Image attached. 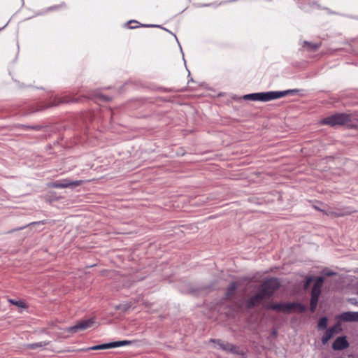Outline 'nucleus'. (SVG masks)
Here are the masks:
<instances>
[{"label":"nucleus","instance_id":"f257e3e1","mask_svg":"<svg viewBox=\"0 0 358 358\" xmlns=\"http://www.w3.org/2000/svg\"><path fill=\"white\" fill-rule=\"evenodd\" d=\"M294 90H286L282 92H268L249 94L244 96V99L251 101H268L283 97L289 94L293 93Z\"/></svg>","mask_w":358,"mask_h":358},{"label":"nucleus","instance_id":"7ed1b4c3","mask_svg":"<svg viewBox=\"0 0 358 358\" xmlns=\"http://www.w3.org/2000/svg\"><path fill=\"white\" fill-rule=\"evenodd\" d=\"M266 308H271L285 313H291L294 310H296L297 312H303L304 310V308L301 304L296 303H270L267 305Z\"/></svg>","mask_w":358,"mask_h":358},{"label":"nucleus","instance_id":"6e6552de","mask_svg":"<svg viewBox=\"0 0 358 358\" xmlns=\"http://www.w3.org/2000/svg\"><path fill=\"white\" fill-rule=\"evenodd\" d=\"M82 184L81 180L70 181L65 180L63 181H55L48 184V187L52 188H66L70 187L78 186Z\"/></svg>","mask_w":358,"mask_h":358},{"label":"nucleus","instance_id":"412c9836","mask_svg":"<svg viewBox=\"0 0 358 358\" xmlns=\"http://www.w3.org/2000/svg\"><path fill=\"white\" fill-rule=\"evenodd\" d=\"M318 47L319 46L317 45H312L310 48L312 50H317Z\"/></svg>","mask_w":358,"mask_h":358},{"label":"nucleus","instance_id":"aec40b11","mask_svg":"<svg viewBox=\"0 0 358 358\" xmlns=\"http://www.w3.org/2000/svg\"><path fill=\"white\" fill-rule=\"evenodd\" d=\"M311 280H311V278H308V279H307V280H306V285H305V287H307L309 285V284L310 283Z\"/></svg>","mask_w":358,"mask_h":358},{"label":"nucleus","instance_id":"a878e982","mask_svg":"<svg viewBox=\"0 0 358 358\" xmlns=\"http://www.w3.org/2000/svg\"><path fill=\"white\" fill-rule=\"evenodd\" d=\"M116 308H117V309H120V306H117V307H116Z\"/></svg>","mask_w":358,"mask_h":358},{"label":"nucleus","instance_id":"9d476101","mask_svg":"<svg viewBox=\"0 0 358 358\" xmlns=\"http://www.w3.org/2000/svg\"><path fill=\"white\" fill-rule=\"evenodd\" d=\"M343 322H358V312H344L339 316Z\"/></svg>","mask_w":358,"mask_h":358},{"label":"nucleus","instance_id":"f8f14e48","mask_svg":"<svg viewBox=\"0 0 358 358\" xmlns=\"http://www.w3.org/2000/svg\"><path fill=\"white\" fill-rule=\"evenodd\" d=\"M50 344V341H41L31 344H26L24 345L25 349L36 350L38 348H44Z\"/></svg>","mask_w":358,"mask_h":358},{"label":"nucleus","instance_id":"4be33fe9","mask_svg":"<svg viewBox=\"0 0 358 358\" xmlns=\"http://www.w3.org/2000/svg\"><path fill=\"white\" fill-rule=\"evenodd\" d=\"M101 99H103V100H108L109 99V98H108V97H106L105 96H101Z\"/></svg>","mask_w":358,"mask_h":358},{"label":"nucleus","instance_id":"0eeeda50","mask_svg":"<svg viewBox=\"0 0 358 358\" xmlns=\"http://www.w3.org/2000/svg\"><path fill=\"white\" fill-rule=\"evenodd\" d=\"M267 298L264 294L259 289L258 292L249 299L246 302V306L248 308H252L253 307L259 306L264 299Z\"/></svg>","mask_w":358,"mask_h":358},{"label":"nucleus","instance_id":"9b49d317","mask_svg":"<svg viewBox=\"0 0 358 358\" xmlns=\"http://www.w3.org/2000/svg\"><path fill=\"white\" fill-rule=\"evenodd\" d=\"M349 344L345 337H338L333 343L332 348L334 350H343L348 347Z\"/></svg>","mask_w":358,"mask_h":358},{"label":"nucleus","instance_id":"20e7f679","mask_svg":"<svg viewBox=\"0 0 358 358\" xmlns=\"http://www.w3.org/2000/svg\"><path fill=\"white\" fill-rule=\"evenodd\" d=\"M279 287V282L275 278H271L264 281L259 288V289L268 298L270 297L274 291Z\"/></svg>","mask_w":358,"mask_h":358},{"label":"nucleus","instance_id":"dca6fc26","mask_svg":"<svg viewBox=\"0 0 358 358\" xmlns=\"http://www.w3.org/2000/svg\"><path fill=\"white\" fill-rule=\"evenodd\" d=\"M131 341H113V348L121 347L126 345H130Z\"/></svg>","mask_w":358,"mask_h":358},{"label":"nucleus","instance_id":"2eb2a0df","mask_svg":"<svg viewBox=\"0 0 358 358\" xmlns=\"http://www.w3.org/2000/svg\"><path fill=\"white\" fill-rule=\"evenodd\" d=\"M334 334V328H331L329 329H327L325 333H324V335L323 336L322 338V342L324 345L327 344L328 343V341L331 338V337L333 336Z\"/></svg>","mask_w":358,"mask_h":358},{"label":"nucleus","instance_id":"5701e85b","mask_svg":"<svg viewBox=\"0 0 358 358\" xmlns=\"http://www.w3.org/2000/svg\"><path fill=\"white\" fill-rule=\"evenodd\" d=\"M127 308H128V307H127V306H123L122 309H123L124 310H126L127 309Z\"/></svg>","mask_w":358,"mask_h":358},{"label":"nucleus","instance_id":"1a4fd4ad","mask_svg":"<svg viewBox=\"0 0 358 358\" xmlns=\"http://www.w3.org/2000/svg\"><path fill=\"white\" fill-rule=\"evenodd\" d=\"M324 282V278L323 277H319L317 278L315 285H313V287L312 289L311 292V297L312 298H317L319 299V296L321 293V287L322 286V284Z\"/></svg>","mask_w":358,"mask_h":358},{"label":"nucleus","instance_id":"f03ea898","mask_svg":"<svg viewBox=\"0 0 358 358\" xmlns=\"http://www.w3.org/2000/svg\"><path fill=\"white\" fill-rule=\"evenodd\" d=\"M351 120L350 115L345 113H336L324 118L321 123L330 125L331 127L337 125H343Z\"/></svg>","mask_w":358,"mask_h":358},{"label":"nucleus","instance_id":"ddd939ff","mask_svg":"<svg viewBox=\"0 0 358 358\" xmlns=\"http://www.w3.org/2000/svg\"><path fill=\"white\" fill-rule=\"evenodd\" d=\"M112 348V342L108 343L106 344L97 345L92 347H90L85 349H83V351H88V350H105V349H110Z\"/></svg>","mask_w":358,"mask_h":358},{"label":"nucleus","instance_id":"bb28decb","mask_svg":"<svg viewBox=\"0 0 358 358\" xmlns=\"http://www.w3.org/2000/svg\"><path fill=\"white\" fill-rule=\"evenodd\" d=\"M357 294H358V292H357Z\"/></svg>","mask_w":358,"mask_h":358},{"label":"nucleus","instance_id":"6ab92c4d","mask_svg":"<svg viewBox=\"0 0 358 358\" xmlns=\"http://www.w3.org/2000/svg\"><path fill=\"white\" fill-rule=\"evenodd\" d=\"M317 301H318V299L317 298H312L311 297V299H310V310L312 312H314L315 308H316V306H317Z\"/></svg>","mask_w":358,"mask_h":358},{"label":"nucleus","instance_id":"b1692460","mask_svg":"<svg viewBox=\"0 0 358 358\" xmlns=\"http://www.w3.org/2000/svg\"><path fill=\"white\" fill-rule=\"evenodd\" d=\"M334 273L332 272H329L327 273V275H333Z\"/></svg>","mask_w":358,"mask_h":358},{"label":"nucleus","instance_id":"39448f33","mask_svg":"<svg viewBox=\"0 0 358 358\" xmlns=\"http://www.w3.org/2000/svg\"><path fill=\"white\" fill-rule=\"evenodd\" d=\"M94 324V321L92 318L80 320L77 322L74 326L70 327L66 329V331L72 334L78 332L80 331H85L92 327Z\"/></svg>","mask_w":358,"mask_h":358},{"label":"nucleus","instance_id":"393cba45","mask_svg":"<svg viewBox=\"0 0 358 358\" xmlns=\"http://www.w3.org/2000/svg\"><path fill=\"white\" fill-rule=\"evenodd\" d=\"M344 215H345L344 213L337 214L336 216H343Z\"/></svg>","mask_w":358,"mask_h":358},{"label":"nucleus","instance_id":"f3484780","mask_svg":"<svg viewBox=\"0 0 358 358\" xmlns=\"http://www.w3.org/2000/svg\"><path fill=\"white\" fill-rule=\"evenodd\" d=\"M327 318L322 317L319 320L318 327L319 329H326L327 327Z\"/></svg>","mask_w":358,"mask_h":358},{"label":"nucleus","instance_id":"4468645a","mask_svg":"<svg viewBox=\"0 0 358 358\" xmlns=\"http://www.w3.org/2000/svg\"><path fill=\"white\" fill-rule=\"evenodd\" d=\"M237 288V283L235 282H232L227 288L226 292V297L227 299L231 298L236 292V289Z\"/></svg>","mask_w":358,"mask_h":358},{"label":"nucleus","instance_id":"423d86ee","mask_svg":"<svg viewBox=\"0 0 358 358\" xmlns=\"http://www.w3.org/2000/svg\"><path fill=\"white\" fill-rule=\"evenodd\" d=\"M211 341L216 343L222 350L242 356L245 355V352L243 350H241L239 347L234 345L231 343H225L222 341L221 340H211Z\"/></svg>","mask_w":358,"mask_h":358},{"label":"nucleus","instance_id":"a211bd4d","mask_svg":"<svg viewBox=\"0 0 358 358\" xmlns=\"http://www.w3.org/2000/svg\"><path fill=\"white\" fill-rule=\"evenodd\" d=\"M8 301L10 303H12L16 306H18L20 308H25L26 307L25 303L22 301H15L13 299H9Z\"/></svg>","mask_w":358,"mask_h":358}]
</instances>
